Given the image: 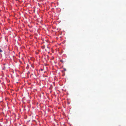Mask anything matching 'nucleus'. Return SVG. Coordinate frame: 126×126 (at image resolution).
<instances>
[{
  "instance_id": "obj_3",
  "label": "nucleus",
  "mask_w": 126,
  "mask_h": 126,
  "mask_svg": "<svg viewBox=\"0 0 126 126\" xmlns=\"http://www.w3.org/2000/svg\"><path fill=\"white\" fill-rule=\"evenodd\" d=\"M64 71H66V69H64Z\"/></svg>"
},
{
  "instance_id": "obj_4",
  "label": "nucleus",
  "mask_w": 126,
  "mask_h": 126,
  "mask_svg": "<svg viewBox=\"0 0 126 126\" xmlns=\"http://www.w3.org/2000/svg\"><path fill=\"white\" fill-rule=\"evenodd\" d=\"M41 70H43V69H41Z\"/></svg>"
},
{
  "instance_id": "obj_2",
  "label": "nucleus",
  "mask_w": 126,
  "mask_h": 126,
  "mask_svg": "<svg viewBox=\"0 0 126 126\" xmlns=\"http://www.w3.org/2000/svg\"><path fill=\"white\" fill-rule=\"evenodd\" d=\"M60 61L62 62H63V60H60Z\"/></svg>"
},
{
  "instance_id": "obj_1",
  "label": "nucleus",
  "mask_w": 126,
  "mask_h": 126,
  "mask_svg": "<svg viewBox=\"0 0 126 126\" xmlns=\"http://www.w3.org/2000/svg\"><path fill=\"white\" fill-rule=\"evenodd\" d=\"M2 50H1L0 48V52H2Z\"/></svg>"
}]
</instances>
